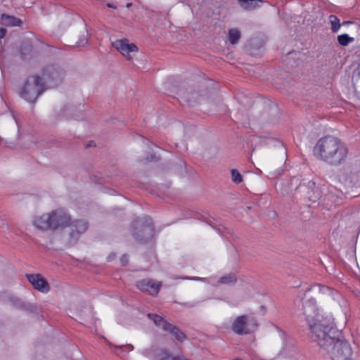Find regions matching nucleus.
I'll list each match as a JSON object with an SVG mask.
<instances>
[{
    "label": "nucleus",
    "instance_id": "12",
    "mask_svg": "<svg viewBox=\"0 0 360 360\" xmlns=\"http://www.w3.org/2000/svg\"><path fill=\"white\" fill-rule=\"evenodd\" d=\"M70 225L71 231L69 243L74 245L77 242L80 236L87 231L89 223L84 219H77L70 223Z\"/></svg>",
    "mask_w": 360,
    "mask_h": 360
},
{
    "label": "nucleus",
    "instance_id": "25",
    "mask_svg": "<svg viewBox=\"0 0 360 360\" xmlns=\"http://www.w3.org/2000/svg\"><path fill=\"white\" fill-rule=\"evenodd\" d=\"M338 43L342 46H347L349 43L354 41V38L350 37L347 34L338 35L337 37Z\"/></svg>",
    "mask_w": 360,
    "mask_h": 360
},
{
    "label": "nucleus",
    "instance_id": "36",
    "mask_svg": "<svg viewBox=\"0 0 360 360\" xmlns=\"http://www.w3.org/2000/svg\"><path fill=\"white\" fill-rule=\"evenodd\" d=\"M208 223L210 224V226H213L210 221H208Z\"/></svg>",
    "mask_w": 360,
    "mask_h": 360
},
{
    "label": "nucleus",
    "instance_id": "35",
    "mask_svg": "<svg viewBox=\"0 0 360 360\" xmlns=\"http://www.w3.org/2000/svg\"><path fill=\"white\" fill-rule=\"evenodd\" d=\"M108 6L110 8H113L112 5L111 4H108Z\"/></svg>",
    "mask_w": 360,
    "mask_h": 360
},
{
    "label": "nucleus",
    "instance_id": "7",
    "mask_svg": "<svg viewBox=\"0 0 360 360\" xmlns=\"http://www.w3.org/2000/svg\"><path fill=\"white\" fill-rule=\"evenodd\" d=\"M332 360H354L350 344L341 338L325 351Z\"/></svg>",
    "mask_w": 360,
    "mask_h": 360
},
{
    "label": "nucleus",
    "instance_id": "4",
    "mask_svg": "<svg viewBox=\"0 0 360 360\" xmlns=\"http://www.w3.org/2000/svg\"><path fill=\"white\" fill-rule=\"evenodd\" d=\"M46 89L42 77L39 75H32L25 81L21 91V96L28 102L34 103Z\"/></svg>",
    "mask_w": 360,
    "mask_h": 360
},
{
    "label": "nucleus",
    "instance_id": "3",
    "mask_svg": "<svg viewBox=\"0 0 360 360\" xmlns=\"http://www.w3.org/2000/svg\"><path fill=\"white\" fill-rule=\"evenodd\" d=\"M70 215L62 209H58L41 216L36 217L33 221L34 225L42 231L65 228L70 226Z\"/></svg>",
    "mask_w": 360,
    "mask_h": 360
},
{
    "label": "nucleus",
    "instance_id": "1",
    "mask_svg": "<svg viewBox=\"0 0 360 360\" xmlns=\"http://www.w3.org/2000/svg\"><path fill=\"white\" fill-rule=\"evenodd\" d=\"M313 152L318 160L330 166H339L345 162L349 150L340 139L328 135L318 140Z\"/></svg>",
    "mask_w": 360,
    "mask_h": 360
},
{
    "label": "nucleus",
    "instance_id": "29",
    "mask_svg": "<svg viewBox=\"0 0 360 360\" xmlns=\"http://www.w3.org/2000/svg\"><path fill=\"white\" fill-rule=\"evenodd\" d=\"M120 262L122 266H127L129 263V258L127 254H124L120 258Z\"/></svg>",
    "mask_w": 360,
    "mask_h": 360
},
{
    "label": "nucleus",
    "instance_id": "28",
    "mask_svg": "<svg viewBox=\"0 0 360 360\" xmlns=\"http://www.w3.org/2000/svg\"><path fill=\"white\" fill-rule=\"evenodd\" d=\"M357 72H358L357 75L359 77L360 76V65L358 67ZM354 92H355L356 95L359 97V98H360V86H357L356 85V84L354 83Z\"/></svg>",
    "mask_w": 360,
    "mask_h": 360
},
{
    "label": "nucleus",
    "instance_id": "37",
    "mask_svg": "<svg viewBox=\"0 0 360 360\" xmlns=\"http://www.w3.org/2000/svg\"><path fill=\"white\" fill-rule=\"evenodd\" d=\"M358 296L360 297V292H359V295H358Z\"/></svg>",
    "mask_w": 360,
    "mask_h": 360
},
{
    "label": "nucleus",
    "instance_id": "32",
    "mask_svg": "<svg viewBox=\"0 0 360 360\" xmlns=\"http://www.w3.org/2000/svg\"><path fill=\"white\" fill-rule=\"evenodd\" d=\"M96 146L94 142V141H89V143L87 144L86 147H91V146Z\"/></svg>",
    "mask_w": 360,
    "mask_h": 360
},
{
    "label": "nucleus",
    "instance_id": "13",
    "mask_svg": "<svg viewBox=\"0 0 360 360\" xmlns=\"http://www.w3.org/2000/svg\"><path fill=\"white\" fill-rule=\"evenodd\" d=\"M303 313L306 316L308 323L315 321L317 316L319 319L322 317L319 314L316 300L312 297L306 299L303 302Z\"/></svg>",
    "mask_w": 360,
    "mask_h": 360
},
{
    "label": "nucleus",
    "instance_id": "30",
    "mask_svg": "<svg viewBox=\"0 0 360 360\" xmlns=\"http://www.w3.org/2000/svg\"><path fill=\"white\" fill-rule=\"evenodd\" d=\"M7 30L6 28H0V39H3L6 34Z\"/></svg>",
    "mask_w": 360,
    "mask_h": 360
},
{
    "label": "nucleus",
    "instance_id": "33",
    "mask_svg": "<svg viewBox=\"0 0 360 360\" xmlns=\"http://www.w3.org/2000/svg\"><path fill=\"white\" fill-rule=\"evenodd\" d=\"M126 347H127V349H128L129 350H132V349H133V348H134V347H133V346H132L131 345H127Z\"/></svg>",
    "mask_w": 360,
    "mask_h": 360
},
{
    "label": "nucleus",
    "instance_id": "27",
    "mask_svg": "<svg viewBox=\"0 0 360 360\" xmlns=\"http://www.w3.org/2000/svg\"><path fill=\"white\" fill-rule=\"evenodd\" d=\"M257 1L259 0H240V4L245 8L251 9L255 7Z\"/></svg>",
    "mask_w": 360,
    "mask_h": 360
},
{
    "label": "nucleus",
    "instance_id": "23",
    "mask_svg": "<svg viewBox=\"0 0 360 360\" xmlns=\"http://www.w3.org/2000/svg\"><path fill=\"white\" fill-rule=\"evenodd\" d=\"M311 290H313L316 292H321L323 294H326L328 292L330 293L333 291V290L329 288L328 287L322 285L321 284H316V285H314L313 287H310V288H307L306 292H307L308 291H309Z\"/></svg>",
    "mask_w": 360,
    "mask_h": 360
},
{
    "label": "nucleus",
    "instance_id": "20",
    "mask_svg": "<svg viewBox=\"0 0 360 360\" xmlns=\"http://www.w3.org/2000/svg\"><path fill=\"white\" fill-rule=\"evenodd\" d=\"M237 281V276L235 274L231 273L224 276H221L219 283L222 284H233Z\"/></svg>",
    "mask_w": 360,
    "mask_h": 360
},
{
    "label": "nucleus",
    "instance_id": "22",
    "mask_svg": "<svg viewBox=\"0 0 360 360\" xmlns=\"http://www.w3.org/2000/svg\"><path fill=\"white\" fill-rule=\"evenodd\" d=\"M32 51V46L30 41H24L20 46V53L22 58H25L26 56L29 55Z\"/></svg>",
    "mask_w": 360,
    "mask_h": 360
},
{
    "label": "nucleus",
    "instance_id": "8",
    "mask_svg": "<svg viewBox=\"0 0 360 360\" xmlns=\"http://www.w3.org/2000/svg\"><path fill=\"white\" fill-rule=\"evenodd\" d=\"M147 316L153 321L155 326L160 327L165 332L173 335L176 340L183 342L187 339L186 335L180 328L167 321L162 316L150 313L148 314Z\"/></svg>",
    "mask_w": 360,
    "mask_h": 360
},
{
    "label": "nucleus",
    "instance_id": "11",
    "mask_svg": "<svg viewBox=\"0 0 360 360\" xmlns=\"http://www.w3.org/2000/svg\"><path fill=\"white\" fill-rule=\"evenodd\" d=\"M112 46L129 60L132 59L131 54L137 53L139 50L138 46L135 44H130L126 38L115 40L112 42Z\"/></svg>",
    "mask_w": 360,
    "mask_h": 360
},
{
    "label": "nucleus",
    "instance_id": "6",
    "mask_svg": "<svg viewBox=\"0 0 360 360\" xmlns=\"http://www.w3.org/2000/svg\"><path fill=\"white\" fill-rule=\"evenodd\" d=\"M258 327V322L253 314H244L237 316L231 325L233 332L238 335L253 333Z\"/></svg>",
    "mask_w": 360,
    "mask_h": 360
},
{
    "label": "nucleus",
    "instance_id": "31",
    "mask_svg": "<svg viewBox=\"0 0 360 360\" xmlns=\"http://www.w3.org/2000/svg\"><path fill=\"white\" fill-rule=\"evenodd\" d=\"M87 43V39L86 38H84V39H81L80 41L79 42V46H81V45H84L85 44Z\"/></svg>",
    "mask_w": 360,
    "mask_h": 360
},
{
    "label": "nucleus",
    "instance_id": "14",
    "mask_svg": "<svg viewBox=\"0 0 360 360\" xmlns=\"http://www.w3.org/2000/svg\"><path fill=\"white\" fill-rule=\"evenodd\" d=\"M26 277L35 290L43 293L49 292L50 285L41 274H26Z\"/></svg>",
    "mask_w": 360,
    "mask_h": 360
},
{
    "label": "nucleus",
    "instance_id": "21",
    "mask_svg": "<svg viewBox=\"0 0 360 360\" xmlns=\"http://www.w3.org/2000/svg\"><path fill=\"white\" fill-rule=\"evenodd\" d=\"M240 38V33L236 29H231L229 32V40L233 45L236 44Z\"/></svg>",
    "mask_w": 360,
    "mask_h": 360
},
{
    "label": "nucleus",
    "instance_id": "10",
    "mask_svg": "<svg viewBox=\"0 0 360 360\" xmlns=\"http://www.w3.org/2000/svg\"><path fill=\"white\" fill-rule=\"evenodd\" d=\"M299 191L309 201L316 202L321 198V192L319 186L313 181H309L307 183L300 184Z\"/></svg>",
    "mask_w": 360,
    "mask_h": 360
},
{
    "label": "nucleus",
    "instance_id": "19",
    "mask_svg": "<svg viewBox=\"0 0 360 360\" xmlns=\"http://www.w3.org/2000/svg\"><path fill=\"white\" fill-rule=\"evenodd\" d=\"M158 360H191L184 355H178L173 356L166 349H161L158 354Z\"/></svg>",
    "mask_w": 360,
    "mask_h": 360
},
{
    "label": "nucleus",
    "instance_id": "24",
    "mask_svg": "<svg viewBox=\"0 0 360 360\" xmlns=\"http://www.w3.org/2000/svg\"><path fill=\"white\" fill-rule=\"evenodd\" d=\"M329 18L331 23V30L333 32L335 33L340 27V19L335 15H330Z\"/></svg>",
    "mask_w": 360,
    "mask_h": 360
},
{
    "label": "nucleus",
    "instance_id": "15",
    "mask_svg": "<svg viewBox=\"0 0 360 360\" xmlns=\"http://www.w3.org/2000/svg\"><path fill=\"white\" fill-rule=\"evenodd\" d=\"M161 283L152 279H143L136 282V287L150 295H156L160 289Z\"/></svg>",
    "mask_w": 360,
    "mask_h": 360
},
{
    "label": "nucleus",
    "instance_id": "18",
    "mask_svg": "<svg viewBox=\"0 0 360 360\" xmlns=\"http://www.w3.org/2000/svg\"><path fill=\"white\" fill-rule=\"evenodd\" d=\"M1 20L2 24L5 26L20 27L22 24V21L20 19L6 14H2Z\"/></svg>",
    "mask_w": 360,
    "mask_h": 360
},
{
    "label": "nucleus",
    "instance_id": "26",
    "mask_svg": "<svg viewBox=\"0 0 360 360\" xmlns=\"http://www.w3.org/2000/svg\"><path fill=\"white\" fill-rule=\"evenodd\" d=\"M231 180L235 184H238L243 181V176L237 169H231Z\"/></svg>",
    "mask_w": 360,
    "mask_h": 360
},
{
    "label": "nucleus",
    "instance_id": "5",
    "mask_svg": "<svg viewBox=\"0 0 360 360\" xmlns=\"http://www.w3.org/2000/svg\"><path fill=\"white\" fill-rule=\"evenodd\" d=\"M152 219L148 217L136 219L132 223L131 234L139 243H146L153 234Z\"/></svg>",
    "mask_w": 360,
    "mask_h": 360
},
{
    "label": "nucleus",
    "instance_id": "34",
    "mask_svg": "<svg viewBox=\"0 0 360 360\" xmlns=\"http://www.w3.org/2000/svg\"><path fill=\"white\" fill-rule=\"evenodd\" d=\"M349 23H352V22H350V21H345V22H343L342 25H348Z\"/></svg>",
    "mask_w": 360,
    "mask_h": 360
},
{
    "label": "nucleus",
    "instance_id": "9",
    "mask_svg": "<svg viewBox=\"0 0 360 360\" xmlns=\"http://www.w3.org/2000/svg\"><path fill=\"white\" fill-rule=\"evenodd\" d=\"M64 75V72L62 70L53 65H49L43 70L41 77L46 86L53 87L62 82Z\"/></svg>",
    "mask_w": 360,
    "mask_h": 360
},
{
    "label": "nucleus",
    "instance_id": "17",
    "mask_svg": "<svg viewBox=\"0 0 360 360\" xmlns=\"http://www.w3.org/2000/svg\"><path fill=\"white\" fill-rule=\"evenodd\" d=\"M299 181V178L294 176L291 178L290 183L287 182L288 185L285 186V188H282V186H284L283 181L277 182L276 184V187L277 189L278 188H280L283 193H288L292 191H299V186L300 184Z\"/></svg>",
    "mask_w": 360,
    "mask_h": 360
},
{
    "label": "nucleus",
    "instance_id": "2",
    "mask_svg": "<svg viewBox=\"0 0 360 360\" xmlns=\"http://www.w3.org/2000/svg\"><path fill=\"white\" fill-rule=\"evenodd\" d=\"M309 326L310 338L323 351L329 349L335 341L342 338L341 331L323 317L319 319L317 316L315 321L309 323Z\"/></svg>",
    "mask_w": 360,
    "mask_h": 360
},
{
    "label": "nucleus",
    "instance_id": "16",
    "mask_svg": "<svg viewBox=\"0 0 360 360\" xmlns=\"http://www.w3.org/2000/svg\"><path fill=\"white\" fill-rule=\"evenodd\" d=\"M8 302L15 308L27 311L30 313L37 311V307L34 304L25 302L15 296H10L8 298Z\"/></svg>",
    "mask_w": 360,
    "mask_h": 360
}]
</instances>
